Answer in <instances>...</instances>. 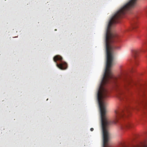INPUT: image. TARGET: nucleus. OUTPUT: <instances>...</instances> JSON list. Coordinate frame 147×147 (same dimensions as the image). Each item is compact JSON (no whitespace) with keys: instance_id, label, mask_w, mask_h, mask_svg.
Here are the masks:
<instances>
[{"instance_id":"obj_1","label":"nucleus","mask_w":147,"mask_h":147,"mask_svg":"<svg viewBox=\"0 0 147 147\" xmlns=\"http://www.w3.org/2000/svg\"><path fill=\"white\" fill-rule=\"evenodd\" d=\"M134 108L127 105L123 109H118L115 110V123H116L120 118L126 116V113H129L130 110Z\"/></svg>"},{"instance_id":"obj_2","label":"nucleus","mask_w":147,"mask_h":147,"mask_svg":"<svg viewBox=\"0 0 147 147\" xmlns=\"http://www.w3.org/2000/svg\"><path fill=\"white\" fill-rule=\"evenodd\" d=\"M142 51L140 49L139 50H134L132 52L133 59H130L129 61L130 63L137 64L139 63L137 59V57H138L139 53Z\"/></svg>"},{"instance_id":"obj_3","label":"nucleus","mask_w":147,"mask_h":147,"mask_svg":"<svg viewBox=\"0 0 147 147\" xmlns=\"http://www.w3.org/2000/svg\"><path fill=\"white\" fill-rule=\"evenodd\" d=\"M53 59L54 62L56 63V64H67L66 62L63 61L62 57L59 55H57L54 56Z\"/></svg>"},{"instance_id":"obj_4","label":"nucleus","mask_w":147,"mask_h":147,"mask_svg":"<svg viewBox=\"0 0 147 147\" xmlns=\"http://www.w3.org/2000/svg\"><path fill=\"white\" fill-rule=\"evenodd\" d=\"M138 27V24L136 20H134L132 21L131 27L130 28V30H134Z\"/></svg>"},{"instance_id":"obj_5","label":"nucleus","mask_w":147,"mask_h":147,"mask_svg":"<svg viewBox=\"0 0 147 147\" xmlns=\"http://www.w3.org/2000/svg\"><path fill=\"white\" fill-rule=\"evenodd\" d=\"M132 127V125L129 122L125 123L122 126L123 128H130Z\"/></svg>"},{"instance_id":"obj_6","label":"nucleus","mask_w":147,"mask_h":147,"mask_svg":"<svg viewBox=\"0 0 147 147\" xmlns=\"http://www.w3.org/2000/svg\"><path fill=\"white\" fill-rule=\"evenodd\" d=\"M144 95L145 96V100L144 101V102L143 103V106L145 109L146 110V111H147V96H146L145 95V94H144Z\"/></svg>"},{"instance_id":"obj_7","label":"nucleus","mask_w":147,"mask_h":147,"mask_svg":"<svg viewBox=\"0 0 147 147\" xmlns=\"http://www.w3.org/2000/svg\"><path fill=\"white\" fill-rule=\"evenodd\" d=\"M61 70L65 69L67 68V65H56Z\"/></svg>"},{"instance_id":"obj_8","label":"nucleus","mask_w":147,"mask_h":147,"mask_svg":"<svg viewBox=\"0 0 147 147\" xmlns=\"http://www.w3.org/2000/svg\"><path fill=\"white\" fill-rule=\"evenodd\" d=\"M90 130L91 131H93L94 130V129L93 128H90Z\"/></svg>"},{"instance_id":"obj_9","label":"nucleus","mask_w":147,"mask_h":147,"mask_svg":"<svg viewBox=\"0 0 147 147\" xmlns=\"http://www.w3.org/2000/svg\"><path fill=\"white\" fill-rule=\"evenodd\" d=\"M146 12V14H147V8L145 10Z\"/></svg>"},{"instance_id":"obj_10","label":"nucleus","mask_w":147,"mask_h":147,"mask_svg":"<svg viewBox=\"0 0 147 147\" xmlns=\"http://www.w3.org/2000/svg\"><path fill=\"white\" fill-rule=\"evenodd\" d=\"M135 108L136 109H138V108L136 107H135Z\"/></svg>"}]
</instances>
